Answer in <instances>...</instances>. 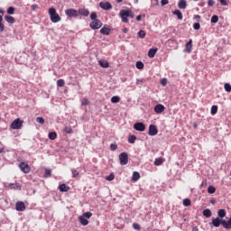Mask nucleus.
<instances>
[{
	"mask_svg": "<svg viewBox=\"0 0 231 231\" xmlns=\"http://www.w3.org/2000/svg\"><path fill=\"white\" fill-rule=\"evenodd\" d=\"M139 82H142V80L137 79L136 84L138 85Z\"/></svg>",
	"mask_w": 231,
	"mask_h": 231,
	"instance_id": "obj_64",
	"label": "nucleus"
},
{
	"mask_svg": "<svg viewBox=\"0 0 231 231\" xmlns=\"http://www.w3.org/2000/svg\"><path fill=\"white\" fill-rule=\"evenodd\" d=\"M78 15H83V17H88V15H89V10L80 8L78 11Z\"/></svg>",
	"mask_w": 231,
	"mask_h": 231,
	"instance_id": "obj_14",
	"label": "nucleus"
},
{
	"mask_svg": "<svg viewBox=\"0 0 231 231\" xmlns=\"http://www.w3.org/2000/svg\"><path fill=\"white\" fill-rule=\"evenodd\" d=\"M128 142H129V143H134V142H136V136L135 135H130L128 137Z\"/></svg>",
	"mask_w": 231,
	"mask_h": 231,
	"instance_id": "obj_41",
	"label": "nucleus"
},
{
	"mask_svg": "<svg viewBox=\"0 0 231 231\" xmlns=\"http://www.w3.org/2000/svg\"><path fill=\"white\" fill-rule=\"evenodd\" d=\"M127 32H129V30L127 28L123 29V33H127Z\"/></svg>",
	"mask_w": 231,
	"mask_h": 231,
	"instance_id": "obj_61",
	"label": "nucleus"
},
{
	"mask_svg": "<svg viewBox=\"0 0 231 231\" xmlns=\"http://www.w3.org/2000/svg\"><path fill=\"white\" fill-rule=\"evenodd\" d=\"M15 208L17 212H24L26 210V205L23 201H17L15 203Z\"/></svg>",
	"mask_w": 231,
	"mask_h": 231,
	"instance_id": "obj_7",
	"label": "nucleus"
},
{
	"mask_svg": "<svg viewBox=\"0 0 231 231\" xmlns=\"http://www.w3.org/2000/svg\"><path fill=\"white\" fill-rule=\"evenodd\" d=\"M213 226H216V228L219 227V225H222L226 230H230L231 229V217L230 218L226 221L225 219H220L219 217L213 218L212 223Z\"/></svg>",
	"mask_w": 231,
	"mask_h": 231,
	"instance_id": "obj_1",
	"label": "nucleus"
},
{
	"mask_svg": "<svg viewBox=\"0 0 231 231\" xmlns=\"http://www.w3.org/2000/svg\"><path fill=\"white\" fill-rule=\"evenodd\" d=\"M211 115H217V106L214 105L211 106V111H210Z\"/></svg>",
	"mask_w": 231,
	"mask_h": 231,
	"instance_id": "obj_31",
	"label": "nucleus"
},
{
	"mask_svg": "<svg viewBox=\"0 0 231 231\" xmlns=\"http://www.w3.org/2000/svg\"><path fill=\"white\" fill-rule=\"evenodd\" d=\"M48 14L50 15V19L52 23H60L62 18H60V15L57 14V9L55 7H51L48 10Z\"/></svg>",
	"mask_w": 231,
	"mask_h": 231,
	"instance_id": "obj_2",
	"label": "nucleus"
},
{
	"mask_svg": "<svg viewBox=\"0 0 231 231\" xmlns=\"http://www.w3.org/2000/svg\"><path fill=\"white\" fill-rule=\"evenodd\" d=\"M65 14L69 17H79V11L75 9H67Z\"/></svg>",
	"mask_w": 231,
	"mask_h": 231,
	"instance_id": "obj_8",
	"label": "nucleus"
},
{
	"mask_svg": "<svg viewBox=\"0 0 231 231\" xmlns=\"http://www.w3.org/2000/svg\"><path fill=\"white\" fill-rule=\"evenodd\" d=\"M135 67L137 68V69H143V62L142 61H137L136 64H135Z\"/></svg>",
	"mask_w": 231,
	"mask_h": 231,
	"instance_id": "obj_38",
	"label": "nucleus"
},
{
	"mask_svg": "<svg viewBox=\"0 0 231 231\" xmlns=\"http://www.w3.org/2000/svg\"><path fill=\"white\" fill-rule=\"evenodd\" d=\"M98 64L101 68H109V62H107L106 60H100Z\"/></svg>",
	"mask_w": 231,
	"mask_h": 231,
	"instance_id": "obj_23",
	"label": "nucleus"
},
{
	"mask_svg": "<svg viewBox=\"0 0 231 231\" xmlns=\"http://www.w3.org/2000/svg\"><path fill=\"white\" fill-rule=\"evenodd\" d=\"M183 205H184V207H190V205H191L190 199H185L183 200Z\"/></svg>",
	"mask_w": 231,
	"mask_h": 231,
	"instance_id": "obj_44",
	"label": "nucleus"
},
{
	"mask_svg": "<svg viewBox=\"0 0 231 231\" xmlns=\"http://www.w3.org/2000/svg\"><path fill=\"white\" fill-rule=\"evenodd\" d=\"M185 51H187V53H190V51H192V40H189L186 45H185Z\"/></svg>",
	"mask_w": 231,
	"mask_h": 231,
	"instance_id": "obj_19",
	"label": "nucleus"
},
{
	"mask_svg": "<svg viewBox=\"0 0 231 231\" xmlns=\"http://www.w3.org/2000/svg\"><path fill=\"white\" fill-rule=\"evenodd\" d=\"M8 187L11 190H21V184L19 183H11L8 184Z\"/></svg>",
	"mask_w": 231,
	"mask_h": 231,
	"instance_id": "obj_15",
	"label": "nucleus"
},
{
	"mask_svg": "<svg viewBox=\"0 0 231 231\" xmlns=\"http://www.w3.org/2000/svg\"><path fill=\"white\" fill-rule=\"evenodd\" d=\"M140 180V172L134 171L132 176V181H138Z\"/></svg>",
	"mask_w": 231,
	"mask_h": 231,
	"instance_id": "obj_25",
	"label": "nucleus"
},
{
	"mask_svg": "<svg viewBox=\"0 0 231 231\" xmlns=\"http://www.w3.org/2000/svg\"><path fill=\"white\" fill-rule=\"evenodd\" d=\"M5 21H6V23H8L9 24L15 23V18H14V16H12V15H5Z\"/></svg>",
	"mask_w": 231,
	"mask_h": 231,
	"instance_id": "obj_20",
	"label": "nucleus"
},
{
	"mask_svg": "<svg viewBox=\"0 0 231 231\" xmlns=\"http://www.w3.org/2000/svg\"><path fill=\"white\" fill-rule=\"evenodd\" d=\"M169 3V0H162L161 5L162 6H165Z\"/></svg>",
	"mask_w": 231,
	"mask_h": 231,
	"instance_id": "obj_59",
	"label": "nucleus"
},
{
	"mask_svg": "<svg viewBox=\"0 0 231 231\" xmlns=\"http://www.w3.org/2000/svg\"><path fill=\"white\" fill-rule=\"evenodd\" d=\"M81 104H82V106H88V104H89V99H88V98H83V99L81 100Z\"/></svg>",
	"mask_w": 231,
	"mask_h": 231,
	"instance_id": "obj_49",
	"label": "nucleus"
},
{
	"mask_svg": "<svg viewBox=\"0 0 231 231\" xmlns=\"http://www.w3.org/2000/svg\"><path fill=\"white\" fill-rule=\"evenodd\" d=\"M21 171L23 172H24L25 174H28V172H30L31 169H30V165H28L26 162H21L19 165Z\"/></svg>",
	"mask_w": 231,
	"mask_h": 231,
	"instance_id": "obj_10",
	"label": "nucleus"
},
{
	"mask_svg": "<svg viewBox=\"0 0 231 231\" xmlns=\"http://www.w3.org/2000/svg\"><path fill=\"white\" fill-rule=\"evenodd\" d=\"M165 111V106L162 105V104H159V105H156L154 106V112L157 114V115H162V113H163Z\"/></svg>",
	"mask_w": 231,
	"mask_h": 231,
	"instance_id": "obj_12",
	"label": "nucleus"
},
{
	"mask_svg": "<svg viewBox=\"0 0 231 231\" xmlns=\"http://www.w3.org/2000/svg\"><path fill=\"white\" fill-rule=\"evenodd\" d=\"M218 3H220L221 6H228V4L230 3V1L228 0H217Z\"/></svg>",
	"mask_w": 231,
	"mask_h": 231,
	"instance_id": "obj_36",
	"label": "nucleus"
},
{
	"mask_svg": "<svg viewBox=\"0 0 231 231\" xmlns=\"http://www.w3.org/2000/svg\"><path fill=\"white\" fill-rule=\"evenodd\" d=\"M0 14H2V15H5V10L0 8Z\"/></svg>",
	"mask_w": 231,
	"mask_h": 231,
	"instance_id": "obj_62",
	"label": "nucleus"
},
{
	"mask_svg": "<svg viewBox=\"0 0 231 231\" xmlns=\"http://www.w3.org/2000/svg\"><path fill=\"white\" fill-rule=\"evenodd\" d=\"M100 33L102 35H109V33H111V29H109L107 26H104L100 29Z\"/></svg>",
	"mask_w": 231,
	"mask_h": 231,
	"instance_id": "obj_17",
	"label": "nucleus"
},
{
	"mask_svg": "<svg viewBox=\"0 0 231 231\" xmlns=\"http://www.w3.org/2000/svg\"><path fill=\"white\" fill-rule=\"evenodd\" d=\"M115 180V173H110L109 176L106 177V181H113Z\"/></svg>",
	"mask_w": 231,
	"mask_h": 231,
	"instance_id": "obj_42",
	"label": "nucleus"
},
{
	"mask_svg": "<svg viewBox=\"0 0 231 231\" xmlns=\"http://www.w3.org/2000/svg\"><path fill=\"white\" fill-rule=\"evenodd\" d=\"M128 17H131V19L134 18V14L133 13V11L128 10Z\"/></svg>",
	"mask_w": 231,
	"mask_h": 231,
	"instance_id": "obj_57",
	"label": "nucleus"
},
{
	"mask_svg": "<svg viewBox=\"0 0 231 231\" xmlns=\"http://www.w3.org/2000/svg\"><path fill=\"white\" fill-rule=\"evenodd\" d=\"M173 15H177L178 19L181 21L183 19V14L180 10L173 11Z\"/></svg>",
	"mask_w": 231,
	"mask_h": 231,
	"instance_id": "obj_24",
	"label": "nucleus"
},
{
	"mask_svg": "<svg viewBox=\"0 0 231 231\" xmlns=\"http://www.w3.org/2000/svg\"><path fill=\"white\" fill-rule=\"evenodd\" d=\"M178 8H180V10H185V8H187V1L180 0L178 2Z\"/></svg>",
	"mask_w": 231,
	"mask_h": 231,
	"instance_id": "obj_16",
	"label": "nucleus"
},
{
	"mask_svg": "<svg viewBox=\"0 0 231 231\" xmlns=\"http://www.w3.org/2000/svg\"><path fill=\"white\" fill-rule=\"evenodd\" d=\"M133 228L134 229V230H140V224H138V223H134L133 224Z\"/></svg>",
	"mask_w": 231,
	"mask_h": 231,
	"instance_id": "obj_52",
	"label": "nucleus"
},
{
	"mask_svg": "<svg viewBox=\"0 0 231 231\" xmlns=\"http://www.w3.org/2000/svg\"><path fill=\"white\" fill-rule=\"evenodd\" d=\"M148 134L150 136H156L158 134V128H156V125H151L149 126V132Z\"/></svg>",
	"mask_w": 231,
	"mask_h": 231,
	"instance_id": "obj_9",
	"label": "nucleus"
},
{
	"mask_svg": "<svg viewBox=\"0 0 231 231\" xmlns=\"http://www.w3.org/2000/svg\"><path fill=\"white\" fill-rule=\"evenodd\" d=\"M38 8H39V5H38L37 4H34V5H32L31 6V9H32L33 12H35V10H38Z\"/></svg>",
	"mask_w": 231,
	"mask_h": 231,
	"instance_id": "obj_55",
	"label": "nucleus"
},
{
	"mask_svg": "<svg viewBox=\"0 0 231 231\" xmlns=\"http://www.w3.org/2000/svg\"><path fill=\"white\" fill-rule=\"evenodd\" d=\"M79 219L80 225H82L83 226H88V225H89V221L88 220V218L80 216Z\"/></svg>",
	"mask_w": 231,
	"mask_h": 231,
	"instance_id": "obj_18",
	"label": "nucleus"
},
{
	"mask_svg": "<svg viewBox=\"0 0 231 231\" xmlns=\"http://www.w3.org/2000/svg\"><path fill=\"white\" fill-rule=\"evenodd\" d=\"M59 190L60 192H68L69 190V187L63 183V184L59 186Z\"/></svg>",
	"mask_w": 231,
	"mask_h": 231,
	"instance_id": "obj_22",
	"label": "nucleus"
},
{
	"mask_svg": "<svg viewBox=\"0 0 231 231\" xmlns=\"http://www.w3.org/2000/svg\"><path fill=\"white\" fill-rule=\"evenodd\" d=\"M103 25H104V23H102V21H100V20H94L89 23V27L92 30H100V27Z\"/></svg>",
	"mask_w": 231,
	"mask_h": 231,
	"instance_id": "obj_4",
	"label": "nucleus"
},
{
	"mask_svg": "<svg viewBox=\"0 0 231 231\" xmlns=\"http://www.w3.org/2000/svg\"><path fill=\"white\" fill-rule=\"evenodd\" d=\"M214 5H216V2L214 0H208V6H214Z\"/></svg>",
	"mask_w": 231,
	"mask_h": 231,
	"instance_id": "obj_54",
	"label": "nucleus"
},
{
	"mask_svg": "<svg viewBox=\"0 0 231 231\" xmlns=\"http://www.w3.org/2000/svg\"><path fill=\"white\" fill-rule=\"evenodd\" d=\"M49 138H50V140H55V139L57 138V133H55V132H51V133L49 134Z\"/></svg>",
	"mask_w": 231,
	"mask_h": 231,
	"instance_id": "obj_40",
	"label": "nucleus"
},
{
	"mask_svg": "<svg viewBox=\"0 0 231 231\" xmlns=\"http://www.w3.org/2000/svg\"><path fill=\"white\" fill-rule=\"evenodd\" d=\"M120 165H127L129 163V155L127 152H124L119 154Z\"/></svg>",
	"mask_w": 231,
	"mask_h": 231,
	"instance_id": "obj_3",
	"label": "nucleus"
},
{
	"mask_svg": "<svg viewBox=\"0 0 231 231\" xmlns=\"http://www.w3.org/2000/svg\"><path fill=\"white\" fill-rule=\"evenodd\" d=\"M136 21H142V15H140V14L137 15V16H136Z\"/></svg>",
	"mask_w": 231,
	"mask_h": 231,
	"instance_id": "obj_60",
	"label": "nucleus"
},
{
	"mask_svg": "<svg viewBox=\"0 0 231 231\" xmlns=\"http://www.w3.org/2000/svg\"><path fill=\"white\" fill-rule=\"evenodd\" d=\"M134 129H135V131L143 132L145 131V125L143 123H135L134 125Z\"/></svg>",
	"mask_w": 231,
	"mask_h": 231,
	"instance_id": "obj_13",
	"label": "nucleus"
},
{
	"mask_svg": "<svg viewBox=\"0 0 231 231\" xmlns=\"http://www.w3.org/2000/svg\"><path fill=\"white\" fill-rule=\"evenodd\" d=\"M158 52V49H150L148 51V57L149 59H154V56Z\"/></svg>",
	"mask_w": 231,
	"mask_h": 231,
	"instance_id": "obj_21",
	"label": "nucleus"
},
{
	"mask_svg": "<svg viewBox=\"0 0 231 231\" xmlns=\"http://www.w3.org/2000/svg\"><path fill=\"white\" fill-rule=\"evenodd\" d=\"M218 21H219V16H217V15H213V16L211 17V23H217Z\"/></svg>",
	"mask_w": 231,
	"mask_h": 231,
	"instance_id": "obj_48",
	"label": "nucleus"
},
{
	"mask_svg": "<svg viewBox=\"0 0 231 231\" xmlns=\"http://www.w3.org/2000/svg\"><path fill=\"white\" fill-rule=\"evenodd\" d=\"M119 14L123 23H129L127 19L129 17V10H121Z\"/></svg>",
	"mask_w": 231,
	"mask_h": 231,
	"instance_id": "obj_6",
	"label": "nucleus"
},
{
	"mask_svg": "<svg viewBox=\"0 0 231 231\" xmlns=\"http://www.w3.org/2000/svg\"><path fill=\"white\" fill-rule=\"evenodd\" d=\"M217 214L218 217H225L226 216V211H225V209H219Z\"/></svg>",
	"mask_w": 231,
	"mask_h": 231,
	"instance_id": "obj_32",
	"label": "nucleus"
},
{
	"mask_svg": "<svg viewBox=\"0 0 231 231\" xmlns=\"http://www.w3.org/2000/svg\"><path fill=\"white\" fill-rule=\"evenodd\" d=\"M208 194H216V188L214 186H209L208 188Z\"/></svg>",
	"mask_w": 231,
	"mask_h": 231,
	"instance_id": "obj_35",
	"label": "nucleus"
},
{
	"mask_svg": "<svg viewBox=\"0 0 231 231\" xmlns=\"http://www.w3.org/2000/svg\"><path fill=\"white\" fill-rule=\"evenodd\" d=\"M23 120H21L20 118H17L15 120H14L10 125V127L12 129H21V127H23Z\"/></svg>",
	"mask_w": 231,
	"mask_h": 231,
	"instance_id": "obj_5",
	"label": "nucleus"
},
{
	"mask_svg": "<svg viewBox=\"0 0 231 231\" xmlns=\"http://www.w3.org/2000/svg\"><path fill=\"white\" fill-rule=\"evenodd\" d=\"M203 216L205 217H212V211H210V209H204L203 210Z\"/></svg>",
	"mask_w": 231,
	"mask_h": 231,
	"instance_id": "obj_27",
	"label": "nucleus"
},
{
	"mask_svg": "<svg viewBox=\"0 0 231 231\" xmlns=\"http://www.w3.org/2000/svg\"><path fill=\"white\" fill-rule=\"evenodd\" d=\"M110 149L112 151H116L118 149V145H116V143H111L110 144Z\"/></svg>",
	"mask_w": 231,
	"mask_h": 231,
	"instance_id": "obj_50",
	"label": "nucleus"
},
{
	"mask_svg": "<svg viewBox=\"0 0 231 231\" xmlns=\"http://www.w3.org/2000/svg\"><path fill=\"white\" fill-rule=\"evenodd\" d=\"M64 133H67V134H72L73 129H71L69 126H67L64 128Z\"/></svg>",
	"mask_w": 231,
	"mask_h": 231,
	"instance_id": "obj_43",
	"label": "nucleus"
},
{
	"mask_svg": "<svg viewBox=\"0 0 231 231\" xmlns=\"http://www.w3.org/2000/svg\"><path fill=\"white\" fill-rule=\"evenodd\" d=\"M71 172H72V178H79V176H80V171L77 170H71Z\"/></svg>",
	"mask_w": 231,
	"mask_h": 231,
	"instance_id": "obj_34",
	"label": "nucleus"
},
{
	"mask_svg": "<svg viewBox=\"0 0 231 231\" xmlns=\"http://www.w3.org/2000/svg\"><path fill=\"white\" fill-rule=\"evenodd\" d=\"M161 84H162V86H167V79H162L161 80Z\"/></svg>",
	"mask_w": 231,
	"mask_h": 231,
	"instance_id": "obj_58",
	"label": "nucleus"
},
{
	"mask_svg": "<svg viewBox=\"0 0 231 231\" xmlns=\"http://www.w3.org/2000/svg\"><path fill=\"white\" fill-rule=\"evenodd\" d=\"M65 84H66V81H64V79H58L57 80L58 88H64Z\"/></svg>",
	"mask_w": 231,
	"mask_h": 231,
	"instance_id": "obj_30",
	"label": "nucleus"
},
{
	"mask_svg": "<svg viewBox=\"0 0 231 231\" xmlns=\"http://www.w3.org/2000/svg\"><path fill=\"white\" fill-rule=\"evenodd\" d=\"M145 35H146V33H145V31H143V30H141L137 32V37L139 39H145Z\"/></svg>",
	"mask_w": 231,
	"mask_h": 231,
	"instance_id": "obj_28",
	"label": "nucleus"
},
{
	"mask_svg": "<svg viewBox=\"0 0 231 231\" xmlns=\"http://www.w3.org/2000/svg\"><path fill=\"white\" fill-rule=\"evenodd\" d=\"M7 14L9 15H14L15 14V8L14 6H10L8 9H7Z\"/></svg>",
	"mask_w": 231,
	"mask_h": 231,
	"instance_id": "obj_33",
	"label": "nucleus"
},
{
	"mask_svg": "<svg viewBox=\"0 0 231 231\" xmlns=\"http://www.w3.org/2000/svg\"><path fill=\"white\" fill-rule=\"evenodd\" d=\"M163 162H165V160H163V158L160 157L155 159L154 161V165H156L157 167H159L160 165H162L163 163Z\"/></svg>",
	"mask_w": 231,
	"mask_h": 231,
	"instance_id": "obj_26",
	"label": "nucleus"
},
{
	"mask_svg": "<svg viewBox=\"0 0 231 231\" xmlns=\"http://www.w3.org/2000/svg\"><path fill=\"white\" fill-rule=\"evenodd\" d=\"M91 216H93V213H91V212H86L82 215V217H85L86 219H89V217H91Z\"/></svg>",
	"mask_w": 231,
	"mask_h": 231,
	"instance_id": "obj_47",
	"label": "nucleus"
},
{
	"mask_svg": "<svg viewBox=\"0 0 231 231\" xmlns=\"http://www.w3.org/2000/svg\"><path fill=\"white\" fill-rule=\"evenodd\" d=\"M99 6L102 10H111L113 8V5L109 2H100Z\"/></svg>",
	"mask_w": 231,
	"mask_h": 231,
	"instance_id": "obj_11",
	"label": "nucleus"
},
{
	"mask_svg": "<svg viewBox=\"0 0 231 231\" xmlns=\"http://www.w3.org/2000/svg\"><path fill=\"white\" fill-rule=\"evenodd\" d=\"M0 32H5V23H3V15H0Z\"/></svg>",
	"mask_w": 231,
	"mask_h": 231,
	"instance_id": "obj_37",
	"label": "nucleus"
},
{
	"mask_svg": "<svg viewBox=\"0 0 231 231\" xmlns=\"http://www.w3.org/2000/svg\"><path fill=\"white\" fill-rule=\"evenodd\" d=\"M152 6H158L160 5V2L158 0H152Z\"/></svg>",
	"mask_w": 231,
	"mask_h": 231,
	"instance_id": "obj_56",
	"label": "nucleus"
},
{
	"mask_svg": "<svg viewBox=\"0 0 231 231\" xmlns=\"http://www.w3.org/2000/svg\"><path fill=\"white\" fill-rule=\"evenodd\" d=\"M97 17H98V15L97 14V13H91V14H90V19H91V21H97L98 19H97Z\"/></svg>",
	"mask_w": 231,
	"mask_h": 231,
	"instance_id": "obj_46",
	"label": "nucleus"
},
{
	"mask_svg": "<svg viewBox=\"0 0 231 231\" xmlns=\"http://www.w3.org/2000/svg\"><path fill=\"white\" fill-rule=\"evenodd\" d=\"M51 176V170L45 169L44 178H50Z\"/></svg>",
	"mask_w": 231,
	"mask_h": 231,
	"instance_id": "obj_45",
	"label": "nucleus"
},
{
	"mask_svg": "<svg viewBox=\"0 0 231 231\" xmlns=\"http://www.w3.org/2000/svg\"><path fill=\"white\" fill-rule=\"evenodd\" d=\"M36 122L38 123V124H44V118L43 117H37L36 118Z\"/></svg>",
	"mask_w": 231,
	"mask_h": 231,
	"instance_id": "obj_51",
	"label": "nucleus"
},
{
	"mask_svg": "<svg viewBox=\"0 0 231 231\" xmlns=\"http://www.w3.org/2000/svg\"><path fill=\"white\" fill-rule=\"evenodd\" d=\"M111 102H112V104H118V102H120V97H118V96L112 97Z\"/></svg>",
	"mask_w": 231,
	"mask_h": 231,
	"instance_id": "obj_29",
	"label": "nucleus"
},
{
	"mask_svg": "<svg viewBox=\"0 0 231 231\" xmlns=\"http://www.w3.org/2000/svg\"><path fill=\"white\" fill-rule=\"evenodd\" d=\"M224 88H225V91H226L227 93L231 92V85L229 83H226L224 85Z\"/></svg>",
	"mask_w": 231,
	"mask_h": 231,
	"instance_id": "obj_39",
	"label": "nucleus"
},
{
	"mask_svg": "<svg viewBox=\"0 0 231 231\" xmlns=\"http://www.w3.org/2000/svg\"><path fill=\"white\" fill-rule=\"evenodd\" d=\"M193 28L194 30H199V28H201V25L199 24V23H195L193 24Z\"/></svg>",
	"mask_w": 231,
	"mask_h": 231,
	"instance_id": "obj_53",
	"label": "nucleus"
},
{
	"mask_svg": "<svg viewBox=\"0 0 231 231\" xmlns=\"http://www.w3.org/2000/svg\"><path fill=\"white\" fill-rule=\"evenodd\" d=\"M195 19H201V16L199 14L195 15Z\"/></svg>",
	"mask_w": 231,
	"mask_h": 231,
	"instance_id": "obj_63",
	"label": "nucleus"
}]
</instances>
